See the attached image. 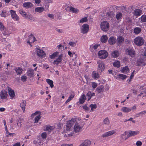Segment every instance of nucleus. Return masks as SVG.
<instances>
[{
	"label": "nucleus",
	"instance_id": "1",
	"mask_svg": "<svg viewBox=\"0 0 146 146\" xmlns=\"http://www.w3.org/2000/svg\"><path fill=\"white\" fill-rule=\"evenodd\" d=\"M79 120L80 118H72L70 120L67 121L66 124V130L67 131H70L72 130V126L75 125L76 123H77V119Z\"/></svg>",
	"mask_w": 146,
	"mask_h": 146
},
{
	"label": "nucleus",
	"instance_id": "2",
	"mask_svg": "<svg viewBox=\"0 0 146 146\" xmlns=\"http://www.w3.org/2000/svg\"><path fill=\"white\" fill-rule=\"evenodd\" d=\"M134 42L137 46H141L142 45L144 42V40L141 37L138 36L134 40Z\"/></svg>",
	"mask_w": 146,
	"mask_h": 146
},
{
	"label": "nucleus",
	"instance_id": "3",
	"mask_svg": "<svg viewBox=\"0 0 146 146\" xmlns=\"http://www.w3.org/2000/svg\"><path fill=\"white\" fill-rule=\"evenodd\" d=\"M98 55L100 58L104 59L108 57V53L106 51L102 50L98 52Z\"/></svg>",
	"mask_w": 146,
	"mask_h": 146
},
{
	"label": "nucleus",
	"instance_id": "4",
	"mask_svg": "<svg viewBox=\"0 0 146 146\" xmlns=\"http://www.w3.org/2000/svg\"><path fill=\"white\" fill-rule=\"evenodd\" d=\"M101 28L103 31H107L109 27V23L106 21H104L101 24Z\"/></svg>",
	"mask_w": 146,
	"mask_h": 146
},
{
	"label": "nucleus",
	"instance_id": "5",
	"mask_svg": "<svg viewBox=\"0 0 146 146\" xmlns=\"http://www.w3.org/2000/svg\"><path fill=\"white\" fill-rule=\"evenodd\" d=\"M126 54L132 57L135 56V51L132 48L128 47L125 50Z\"/></svg>",
	"mask_w": 146,
	"mask_h": 146
},
{
	"label": "nucleus",
	"instance_id": "6",
	"mask_svg": "<svg viewBox=\"0 0 146 146\" xmlns=\"http://www.w3.org/2000/svg\"><path fill=\"white\" fill-rule=\"evenodd\" d=\"M97 63L99 64L98 69V71L99 72H101L103 71L105 68V65L102 61L100 60L98 61Z\"/></svg>",
	"mask_w": 146,
	"mask_h": 146
},
{
	"label": "nucleus",
	"instance_id": "7",
	"mask_svg": "<svg viewBox=\"0 0 146 146\" xmlns=\"http://www.w3.org/2000/svg\"><path fill=\"white\" fill-rule=\"evenodd\" d=\"M89 29V25L87 24L83 25L81 28V32L83 34L87 33Z\"/></svg>",
	"mask_w": 146,
	"mask_h": 146
},
{
	"label": "nucleus",
	"instance_id": "8",
	"mask_svg": "<svg viewBox=\"0 0 146 146\" xmlns=\"http://www.w3.org/2000/svg\"><path fill=\"white\" fill-rule=\"evenodd\" d=\"M58 56V57L56 60H54L53 62L54 64L56 65V66H58L59 64L61 63L62 60L63 54H61Z\"/></svg>",
	"mask_w": 146,
	"mask_h": 146
},
{
	"label": "nucleus",
	"instance_id": "9",
	"mask_svg": "<svg viewBox=\"0 0 146 146\" xmlns=\"http://www.w3.org/2000/svg\"><path fill=\"white\" fill-rule=\"evenodd\" d=\"M0 29L1 31H3L2 33L4 36L3 38H5L7 36L9 35V34L6 31V29L4 26L3 24L1 22H0Z\"/></svg>",
	"mask_w": 146,
	"mask_h": 146
},
{
	"label": "nucleus",
	"instance_id": "10",
	"mask_svg": "<svg viewBox=\"0 0 146 146\" xmlns=\"http://www.w3.org/2000/svg\"><path fill=\"white\" fill-rule=\"evenodd\" d=\"M36 52L37 53L38 56L39 57H43L45 56L44 51L38 48H36Z\"/></svg>",
	"mask_w": 146,
	"mask_h": 146
},
{
	"label": "nucleus",
	"instance_id": "11",
	"mask_svg": "<svg viewBox=\"0 0 146 146\" xmlns=\"http://www.w3.org/2000/svg\"><path fill=\"white\" fill-rule=\"evenodd\" d=\"M74 129L75 133H78L82 131V128L78 124V122L76 123L74 126Z\"/></svg>",
	"mask_w": 146,
	"mask_h": 146
},
{
	"label": "nucleus",
	"instance_id": "12",
	"mask_svg": "<svg viewBox=\"0 0 146 146\" xmlns=\"http://www.w3.org/2000/svg\"><path fill=\"white\" fill-rule=\"evenodd\" d=\"M139 133V131H131L127 134L126 138L125 139V140H126L127 139L130 137L133 136L138 134Z\"/></svg>",
	"mask_w": 146,
	"mask_h": 146
},
{
	"label": "nucleus",
	"instance_id": "13",
	"mask_svg": "<svg viewBox=\"0 0 146 146\" xmlns=\"http://www.w3.org/2000/svg\"><path fill=\"white\" fill-rule=\"evenodd\" d=\"M10 12L11 15V17L13 19L16 21H18L19 20V18L16 14L15 11L11 10L10 11Z\"/></svg>",
	"mask_w": 146,
	"mask_h": 146
},
{
	"label": "nucleus",
	"instance_id": "14",
	"mask_svg": "<svg viewBox=\"0 0 146 146\" xmlns=\"http://www.w3.org/2000/svg\"><path fill=\"white\" fill-rule=\"evenodd\" d=\"M7 93V92L5 90H2L0 92L1 98L2 99H6L8 96Z\"/></svg>",
	"mask_w": 146,
	"mask_h": 146
},
{
	"label": "nucleus",
	"instance_id": "15",
	"mask_svg": "<svg viewBox=\"0 0 146 146\" xmlns=\"http://www.w3.org/2000/svg\"><path fill=\"white\" fill-rule=\"evenodd\" d=\"M116 40L115 38L113 36H111L108 39V42L110 45H113L116 42Z\"/></svg>",
	"mask_w": 146,
	"mask_h": 146
},
{
	"label": "nucleus",
	"instance_id": "16",
	"mask_svg": "<svg viewBox=\"0 0 146 146\" xmlns=\"http://www.w3.org/2000/svg\"><path fill=\"white\" fill-rule=\"evenodd\" d=\"M115 133V132L114 130L110 131L105 133L102 135V136L103 137H106L112 135L114 134Z\"/></svg>",
	"mask_w": 146,
	"mask_h": 146
},
{
	"label": "nucleus",
	"instance_id": "17",
	"mask_svg": "<svg viewBox=\"0 0 146 146\" xmlns=\"http://www.w3.org/2000/svg\"><path fill=\"white\" fill-rule=\"evenodd\" d=\"M15 70V71L17 75H21L23 72V69L20 67H17L16 68Z\"/></svg>",
	"mask_w": 146,
	"mask_h": 146
},
{
	"label": "nucleus",
	"instance_id": "18",
	"mask_svg": "<svg viewBox=\"0 0 146 146\" xmlns=\"http://www.w3.org/2000/svg\"><path fill=\"white\" fill-rule=\"evenodd\" d=\"M117 43L118 45L120 46L124 41V39L122 36H119L117 38Z\"/></svg>",
	"mask_w": 146,
	"mask_h": 146
},
{
	"label": "nucleus",
	"instance_id": "19",
	"mask_svg": "<svg viewBox=\"0 0 146 146\" xmlns=\"http://www.w3.org/2000/svg\"><path fill=\"white\" fill-rule=\"evenodd\" d=\"M133 14L136 16H139L142 13V11L139 9H135L133 12Z\"/></svg>",
	"mask_w": 146,
	"mask_h": 146
},
{
	"label": "nucleus",
	"instance_id": "20",
	"mask_svg": "<svg viewBox=\"0 0 146 146\" xmlns=\"http://www.w3.org/2000/svg\"><path fill=\"white\" fill-rule=\"evenodd\" d=\"M23 6L26 9H29L33 7V4L31 2H25L23 4Z\"/></svg>",
	"mask_w": 146,
	"mask_h": 146
},
{
	"label": "nucleus",
	"instance_id": "21",
	"mask_svg": "<svg viewBox=\"0 0 146 146\" xmlns=\"http://www.w3.org/2000/svg\"><path fill=\"white\" fill-rule=\"evenodd\" d=\"M27 74L30 78L34 76V70L31 69H29L27 71Z\"/></svg>",
	"mask_w": 146,
	"mask_h": 146
},
{
	"label": "nucleus",
	"instance_id": "22",
	"mask_svg": "<svg viewBox=\"0 0 146 146\" xmlns=\"http://www.w3.org/2000/svg\"><path fill=\"white\" fill-rule=\"evenodd\" d=\"M108 39V37L105 35H102L101 38V41L102 43H106Z\"/></svg>",
	"mask_w": 146,
	"mask_h": 146
},
{
	"label": "nucleus",
	"instance_id": "23",
	"mask_svg": "<svg viewBox=\"0 0 146 146\" xmlns=\"http://www.w3.org/2000/svg\"><path fill=\"white\" fill-rule=\"evenodd\" d=\"M59 52H55L51 55H50L49 58L51 59H54L59 55Z\"/></svg>",
	"mask_w": 146,
	"mask_h": 146
},
{
	"label": "nucleus",
	"instance_id": "24",
	"mask_svg": "<svg viewBox=\"0 0 146 146\" xmlns=\"http://www.w3.org/2000/svg\"><path fill=\"white\" fill-rule=\"evenodd\" d=\"M111 55L114 58H117L119 55V52L116 50H114L111 53Z\"/></svg>",
	"mask_w": 146,
	"mask_h": 146
},
{
	"label": "nucleus",
	"instance_id": "25",
	"mask_svg": "<svg viewBox=\"0 0 146 146\" xmlns=\"http://www.w3.org/2000/svg\"><path fill=\"white\" fill-rule=\"evenodd\" d=\"M8 90L9 96L12 99L15 96V93L14 90L11 88L9 89Z\"/></svg>",
	"mask_w": 146,
	"mask_h": 146
},
{
	"label": "nucleus",
	"instance_id": "26",
	"mask_svg": "<svg viewBox=\"0 0 146 146\" xmlns=\"http://www.w3.org/2000/svg\"><path fill=\"white\" fill-rule=\"evenodd\" d=\"M121 111L125 113H128L131 111V109L127 107H123L121 108Z\"/></svg>",
	"mask_w": 146,
	"mask_h": 146
},
{
	"label": "nucleus",
	"instance_id": "27",
	"mask_svg": "<svg viewBox=\"0 0 146 146\" xmlns=\"http://www.w3.org/2000/svg\"><path fill=\"white\" fill-rule=\"evenodd\" d=\"M29 40H28L27 41V42L28 43H29V44H31L30 42V40L31 39H33V42H34L36 40L34 36L33 35L31 34L29 36Z\"/></svg>",
	"mask_w": 146,
	"mask_h": 146
},
{
	"label": "nucleus",
	"instance_id": "28",
	"mask_svg": "<svg viewBox=\"0 0 146 146\" xmlns=\"http://www.w3.org/2000/svg\"><path fill=\"white\" fill-rule=\"evenodd\" d=\"M44 128L45 131H48L49 132H50L54 129V128L52 126H51L49 125L45 126L44 127Z\"/></svg>",
	"mask_w": 146,
	"mask_h": 146
},
{
	"label": "nucleus",
	"instance_id": "29",
	"mask_svg": "<svg viewBox=\"0 0 146 146\" xmlns=\"http://www.w3.org/2000/svg\"><path fill=\"white\" fill-rule=\"evenodd\" d=\"M99 74L98 73L96 72L93 71L92 73V76L94 78L96 79V78H99Z\"/></svg>",
	"mask_w": 146,
	"mask_h": 146
},
{
	"label": "nucleus",
	"instance_id": "30",
	"mask_svg": "<svg viewBox=\"0 0 146 146\" xmlns=\"http://www.w3.org/2000/svg\"><path fill=\"white\" fill-rule=\"evenodd\" d=\"M95 95V94L94 93H92L90 92H88L86 94V96L88 97V100H89L91 98L92 96Z\"/></svg>",
	"mask_w": 146,
	"mask_h": 146
},
{
	"label": "nucleus",
	"instance_id": "31",
	"mask_svg": "<svg viewBox=\"0 0 146 146\" xmlns=\"http://www.w3.org/2000/svg\"><path fill=\"white\" fill-rule=\"evenodd\" d=\"M25 18L31 22L35 21V20L34 18L31 15H27L26 17H25Z\"/></svg>",
	"mask_w": 146,
	"mask_h": 146
},
{
	"label": "nucleus",
	"instance_id": "32",
	"mask_svg": "<svg viewBox=\"0 0 146 146\" xmlns=\"http://www.w3.org/2000/svg\"><path fill=\"white\" fill-rule=\"evenodd\" d=\"M26 101L23 100V102L21 104V107L23 110V111H25V106L26 105Z\"/></svg>",
	"mask_w": 146,
	"mask_h": 146
},
{
	"label": "nucleus",
	"instance_id": "33",
	"mask_svg": "<svg viewBox=\"0 0 146 146\" xmlns=\"http://www.w3.org/2000/svg\"><path fill=\"white\" fill-rule=\"evenodd\" d=\"M141 29L139 27H135L134 29V32L135 34H138L141 32Z\"/></svg>",
	"mask_w": 146,
	"mask_h": 146
},
{
	"label": "nucleus",
	"instance_id": "34",
	"mask_svg": "<svg viewBox=\"0 0 146 146\" xmlns=\"http://www.w3.org/2000/svg\"><path fill=\"white\" fill-rule=\"evenodd\" d=\"M46 82H47L48 84L50 85L51 88H52L54 87V85L53 84V81L49 79H47L46 80Z\"/></svg>",
	"mask_w": 146,
	"mask_h": 146
},
{
	"label": "nucleus",
	"instance_id": "35",
	"mask_svg": "<svg viewBox=\"0 0 146 146\" xmlns=\"http://www.w3.org/2000/svg\"><path fill=\"white\" fill-rule=\"evenodd\" d=\"M127 77L125 75L120 74L117 75V78L119 79H121L122 80H124Z\"/></svg>",
	"mask_w": 146,
	"mask_h": 146
},
{
	"label": "nucleus",
	"instance_id": "36",
	"mask_svg": "<svg viewBox=\"0 0 146 146\" xmlns=\"http://www.w3.org/2000/svg\"><path fill=\"white\" fill-rule=\"evenodd\" d=\"M114 67L119 68L120 66V64L119 61H115L113 64Z\"/></svg>",
	"mask_w": 146,
	"mask_h": 146
},
{
	"label": "nucleus",
	"instance_id": "37",
	"mask_svg": "<svg viewBox=\"0 0 146 146\" xmlns=\"http://www.w3.org/2000/svg\"><path fill=\"white\" fill-rule=\"evenodd\" d=\"M44 10V9L42 7H37L35 9V11L39 13H41Z\"/></svg>",
	"mask_w": 146,
	"mask_h": 146
},
{
	"label": "nucleus",
	"instance_id": "38",
	"mask_svg": "<svg viewBox=\"0 0 146 146\" xmlns=\"http://www.w3.org/2000/svg\"><path fill=\"white\" fill-rule=\"evenodd\" d=\"M129 71L128 66H127L123 67L121 70V72L124 73L128 72Z\"/></svg>",
	"mask_w": 146,
	"mask_h": 146
},
{
	"label": "nucleus",
	"instance_id": "39",
	"mask_svg": "<svg viewBox=\"0 0 146 146\" xmlns=\"http://www.w3.org/2000/svg\"><path fill=\"white\" fill-rule=\"evenodd\" d=\"M104 87L103 86H101L99 87H98L96 89V90L98 92V93L102 92L104 90Z\"/></svg>",
	"mask_w": 146,
	"mask_h": 146
},
{
	"label": "nucleus",
	"instance_id": "40",
	"mask_svg": "<svg viewBox=\"0 0 146 146\" xmlns=\"http://www.w3.org/2000/svg\"><path fill=\"white\" fill-rule=\"evenodd\" d=\"M70 11H72L73 13H77L79 11L78 9H75L73 7H71L70 8Z\"/></svg>",
	"mask_w": 146,
	"mask_h": 146
},
{
	"label": "nucleus",
	"instance_id": "41",
	"mask_svg": "<svg viewBox=\"0 0 146 146\" xmlns=\"http://www.w3.org/2000/svg\"><path fill=\"white\" fill-rule=\"evenodd\" d=\"M19 13L22 16L25 18L26 17L27 15L26 14L25 11L22 9H21L19 10Z\"/></svg>",
	"mask_w": 146,
	"mask_h": 146
},
{
	"label": "nucleus",
	"instance_id": "42",
	"mask_svg": "<svg viewBox=\"0 0 146 146\" xmlns=\"http://www.w3.org/2000/svg\"><path fill=\"white\" fill-rule=\"evenodd\" d=\"M103 124L105 125H108L110 123L108 118L107 117L104 119L103 121Z\"/></svg>",
	"mask_w": 146,
	"mask_h": 146
},
{
	"label": "nucleus",
	"instance_id": "43",
	"mask_svg": "<svg viewBox=\"0 0 146 146\" xmlns=\"http://www.w3.org/2000/svg\"><path fill=\"white\" fill-rule=\"evenodd\" d=\"M74 97V95L73 94H71L70 96L69 97L68 99L66 101L65 103L67 104L69 102H70L72 98Z\"/></svg>",
	"mask_w": 146,
	"mask_h": 146
},
{
	"label": "nucleus",
	"instance_id": "44",
	"mask_svg": "<svg viewBox=\"0 0 146 146\" xmlns=\"http://www.w3.org/2000/svg\"><path fill=\"white\" fill-rule=\"evenodd\" d=\"M127 131H125L123 134H121L120 135V138L121 139V140L125 139L126 138V133H127Z\"/></svg>",
	"mask_w": 146,
	"mask_h": 146
},
{
	"label": "nucleus",
	"instance_id": "45",
	"mask_svg": "<svg viewBox=\"0 0 146 146\" xmlns=\"http://www.w3.org/2000/svg\"><path fill=\"white\" fill-rule=\"evenodd\" d=\"M107 15L111 18L112 19L114 17V14L112 12H108L107 13Z\"/></svg>",
	"mask_w": 146,
	"mask_h": 146
},
{
	"label": "nucleus",
	"instance_id": "46",
	"mask_svg": "<svg viewBox=\"0 0 146 146\" xmlns=\"http://www.w3.org/2000/svg\"><path fill=\"white\" fill-rule=\"evenodd\" d=\"M0 14L1 16L3 17H5L7 16L6 11L4 10H2Z\"/></svg>",
	"mask_w": 146,
	"mask_h": 146
},
{
	"label": "nucleus",
	"instance_id": "47",
	"mask_svg": "<svg viewBox=\"0 0 146 146\" xmlns=\"http://www.w3.org/2000/svg\"><path fill=\"white\" fill-rule=\"evenodd\" d=\"M122 14L121 13L119 12L116 15V17L117 20L120 19L122 16Z\"/></svg>",
	"mask_w": 146,
	"mask_h": 146
},
{
	"label": "nucleus",
	"instance_id": "48",
	"mask_svg": "<svg viewBox=\"0 0 146 146\" xmlns=\"http://www.w3.org/2000/svg\"><path fill=\"white\" fill-rule=\"evenodd\" d=\"M41 118V116H40V115H38L37 116H36L35 118V123H36L38 122L39 120Z\"/></svg>",
	"mask_w": 146,
	"mask_h": 146
},
{
	"label": "nucleus",
	"instance_id": "49",
	"mask_svg": "<svg viewBox=\"0 0 146 146\" xmlns=\"http://www.w3.org/2000/svg\"><path fill=\"white\" fill-rule=\"evenodd\" d=\"M146 113V111H141V112L139 113L136 114L135 116L137 117H138L140 115H141L142 116V115L145 114Z\"/></svg>",
	"mask_w": 146,
	"mask_h": 146
},
{
	"label": "nucleus",
	"instance_id": "50",
	"mask_svg": "<svg viewBox=\"0 0 146 146\" xmlns=\"http://www.w3.org/2000/svg\"><path fill=\"white\" fill-rule=\"evenodd\" d=\"M143 60L141 59H139L137 61V64L138 66H140L141 64H143Z\"/></svg>",
	"mask_w": 146,
	"mask_h": 146
},
{
	"label": "nucleus",
	"instance_id": "51",
	"mask_svg": "<svg viewBox=\"0 0 146 146\" xmlns=\"http://www.w3.org/2000/svg\"><path fill=\"white\" fill-rule=\"evenodd\" d=\"M88 21V19L87 17H85L83 18H82L81 20L80 21V23H83L84 22H86Z\"/></svg>",
	"mask_w": 146,
	"mask_h": 146
},
{
	"label": "nucleus",
	"instance_id": "52",
	"mask_svg": "<svg viewBox=\"0 0 146 146\" xmlns=\"http://www.w3.org/2000/svg\"><path fill=\"white\" fill-rule=\"evenodd\" d=\"M90 107L91 108V110L93 111V109H96L97 108L96 105V104H91L90 106Z\"/></svg>",
	"mask_w": 146,
	"mask_h": 146
},
{
	"label": "nucleus",
	"instance_id": "53",
	"mask_svg": "<svg viewBox=\"0 0 146 146\" xmlns=\"http://www.w3.org/2000/svg\"><path fill=\"white\" fill-rule=\"evenodd\" d=\"M68 44L71 47H75L76 45V42H69Z\"/></svg>",
	"mask_w": 146,
	"mask_h": 146
},
{
	"label": "nucleus",
	"instance_id": "54",
	"mask_svg": "<svg viewBox=\"0 0 146 146\" xmlns=\"http://www.w3.org/2000/svg\"><path fill=\"white\" fill-rule=\"evenodd\" d=\"M141 21L143 22H146V15H143L141 17Z\"/></svg>",
	"mask_w": 146,
	"mask_h": 146
},
{
	"label": "nucleus",
	"instance_id": "55",
	"mask_svg": "<svg viewBox=\"0 0 146 146\" xmlns=\"http://www.w3.org/2000/svg\"><path fill=\"white\" fill-rule=\"evenodd\" d=\"M27 79V77L25 76H22L21 77V80L23 82L25 81Z\"/></svg>",
	"mask_w": 146,
	"mask_h": 146
},
{
	"label": "nucleus",
	"instance_id": "56",
	"mask_svg": "<svg viewBox=\"0 0 146 146\" xmlns=\"http://www.w3.org/2000/svg\"><path fill=\"white\" fill-rule=\"evenodd\" d=\"M41 137L43 139H45L46 137V134L45 132H44L41 134Z\"/></svg>",
	"mask_w": 146,
	"mask_h": 146
},
{
	"label": "nucleus",
	"instance_id": "57",
	"mask_svg": "<svg viewBox=\"0 0 146 146\" xmlns=\"http://www.w3.org/2000/svg\"><path fill=\"white\" fill-rule=\"evenodd\" d=\"M97 86V84L95 82H92V86L93 88H96Z\"/></svg>",
	"mask_w": 146,
	"mask_h": 146
},
{
	"label": "nucleus",
	"instance_id": "58",
	"mask_svg": "<svg viewBox=\"0 0 146 146\" xmlns=\"http://www.w3.org/2000/svg\"><path fill=\"white\" fill-rule=\"evenodd\" d=\"M83 109L86 111H88L90 109V108L87 106L86 105H85L82 106Z\"/></svg>",
	"mask_w": 146,
	"mask_h": 146
},
{
	"label": "nucleus",
	"instance_id": "59",
	"mask_svg": "<svg viewBox=\"0 0 146 146\" xmlns=\"http://www.w3.org/2000/svg\"><path fill=\"white\" fill-rule=\"evenodd\" d=\"M142 144V142L140 141H137L136 143V145L137 146H141Z\"/></svg>",
	"mask_w": 146,
	"mask_h": 146
},
{
	"label": "nucleus",
	"instance_id": "60",
	"mask_svg": "<svg viewBox=\"0 0 146 146\" xmlns=\"http://www.w3.org/2000/svg\"><path fill=\"white\" fill-rule=\"evenodd\" d=\"M85 100H84V99H82L81 98H80L79 100L80 103L81 104H83L85 102Z\"/></svg>",
	"mask_w": 146,
	"mask_h": 146
},
{
	"label": "nucleus",
	"instance_id": "61",
	"mask_svg": "<svg viewBox=\"0 0 146 146\" xmlns=\"http://www.w3.org/2000/svg\"><path fill=\"white\" fill-rule=\"evenodd\" d=\"M48 16L50 18L53 19L54 18V16L52 14H48Z\"/></svg>",
	"mask_w": 146,
	"mask_h": 146
},
{
	"label": "nucleus",
	"instance_id": "62",
	"mask_svg": "<svg viewBox=\"0 0 146 146\" xmlns=\"http://www.w3.org/2000/svg\"><path fill=\"white\" fill-rule=\"evenodd\" d=\"M68 55L70 56V57H73V54H72V53L70 51H69L68 52Z\"/></svg>",
	"mask_w": 146,
	"mask_h": 146
},
{
	"label": "nucleus",
	"instance_id": "63",
	"mask_svg": "<svg viewBox=\"0 0 146 146\" xmlns=\"http://www.w3.org/2000/svg\"><path fill=\"white\" fill-rule=\"evenodd\" d=\"M80 98H82V99H84V100H85L86 99V96L84 94L82 95Z\"/></svg>",
	"mask_w": 146,
	"mask_h": 146
},
{
	"label": "nucleus",
	"instance_id": "64",
	"mask_svg": "<svg viewBox=\"0 0 146 146\" xmlns=\"http://www.w3.org/2000/svg\"><path fill=\"white\" fill-rule=\"evenodd\" d=\"M20 143H17L14 145L13 146H20Z\"/></svg>",
	"mask_w": 146,
	"mask_h": 146
}]
</instances>
